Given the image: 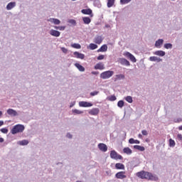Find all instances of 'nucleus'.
I'll return each instance as SVG.
<instances>
[{
  "label": "nucleus",
  "instance_id": "nucleus-20",
  "mask_svg": "<svg viewBox=\"0 0 182 182\" xmlns=\"http://www.w3.org/2000/svg\"><path fill=\"white\" fill-rule=\"evenodd\" d=\"M95 69L103 70V69H105V64H103V63H97L95 66Z\"/></svg>",
  "mask_w": 182,
  "mask_h": 182
},
{
  "label": "nucleus",
  "instance_id": "nucleus-28",
  "mask_svg": "<svg viewBox=\"0 0 182 182\" xmlns=\"http://www.w3.org/2000/svg\"><path fill=\"white\" fill-rule=\"evenodd\" d=\"M82 21H83L84 23H85V25H89V23H90V22H92V19H90V18H89V17H83Z\"/></svg>",
  "mask_w": 182,
  "mask_h": 182
},
{
  "label": "nucleus",
  "instance_id": "nucleus-50",
  "mask_svg": "<svg viewBox=\"0 0 182 182\" xmlns=\"http://www.w3.org/2000/svg\"><path fill=\"white\" fill-rule=\"evenodd\" d=\"M66 137H68V139H72L73 137V135L68 132L66 134Z\"/></svg>",
  "mask_w": 182,
  "mask_h": 182
},
{
  "label": "nucleus",
  "instance_id": "nucleus-26",
  "mask_svg": "<svg viewBox=\"0 0 182 182\" xmlns=\"http://www.w3.org/2000/svg\"><path fill=\"white\" fill-rule=\"evenodd\" d=\"M75 66L78 69V70H80V72H85V67H83L82 65L76 63Z\"/></svg>",
  "mask_w": 182,
  "mask_h": 182
},
{
  "label": "nucleus",
  "instance_id": "nucleus-35",
  "mask_svg": "<svg viewBox=\"0 0 182 182\" xmlns=\"http://www.w3.org/2000/svg\"><path fill=\"white\" fill-rule=\"evenodd\" d=\"M72 48H74L75 49H80L82 48V46L79 43H73L71 45Z\"/></svg>",
  "mask_w": 182,
  "mask_h": 182
},
{
  "label": "nucleus",
  "instance_id": "nucleus-14",
  "mask_svg": "<svg viewBox=\"0 0 182 182\" xmlns=\"http://www.w3.org/2000/svg\"><path fill=\"white\" fill-rule=\"evenodd\" d=\"M163 43H164V40L159 38L155 42L154 46L155 48H161V46H163Z\"/></svg>",
  "mask_w": 182,
  "mask_h": 182
},
{
  "label": "nucleus",
  "instance_id": "nucleus-29",
  "mask_svg": "<svg viewBox=\"0 0 182 182\" xmlns=\"http://www.w3.org/2000/svg\"><path fill=\"white\" fill-rule=\"evenodd\" d=\"M116 0H107V8H112L113 5H114V2Z\"/></svg>",
  "mask_w": 182,
  "mask_h": 182
},
{
  "label": "nucleus",
  "instance_id": "nucleus-10",
  "mask_svg": "<svg viewBox=\"0 0 182 182\" xmlns=\"http://www.w3.org/2000/svg\"><path fill=\"white\" fill-rule=\"evenodd\" d=\"M49 33L51 36H55V38H59V36H60V32L56 30L51 29L49 31Z\"/></svg>",
  "mask_w": 182,
  "mask_h": 182
},
{
  "label": "nucleus",
  "instance_id": "nucleus-30",
  "mask_svg": "<svg viewBox=\"0 0 182 182\" xmlns=\"http://www.w3.org/2000/svg\"><path fill=\"white\" fill-rule=\"evenodd\" d=\"M123 151L125 154H132V151L129 147L124 148Z\"/></svg>",
  "mask_w": 182,
  "mask_h": 182
},
{
  "label": "nucleus",
  "instance_id": "nucleus-39",
  "mask_svg": "<svg viewBox=\"0 0 182 182\" xmlns=\"http://www.w3.org/2000/svg\"><path fill=\"white\" fill-rule=\"evenodd\" d=\"M174 146H176V141H174V140L170 139H169V146L174 147Z\"/></svg>",
  "mask_w": 182,
  "mask_h": 182
},
{
  "label": "nucleus",
  "instance_id": "nucleus-45",
  "mask_svg": "<svg viewBox=\"0 0 182 182\" xmlns=\"http://www.w3.org/2000/svg\"><path fill=\"white\" fill-rule=\"evenodd\" d=\"M174 123H180V122H182V118H176L173 119Z\"/></svg>",
  "mask_w": 182,
  "mask_h": 182
},
{
  "label": "nucleus",
  "instance_id": "nucleus-52",
  "mask_svg": "<svg viewBox=\"0 0 182 182\" xmlns=\"http://www.w3.org/2000/svg\"><path fill=\"white\" fill-rule=\"evenodd\" d=\"M106 174L107 176H112V171L110 170H108V171H106Z\"/></svg>",
  "mask_w": 182,
  "mask_h": 182
},
{
  "label": "nucleus",
  "instance_id": "nucleus-41",
  "mask_svg": "<svg viewBox=\"0 0 182 182\" xmlns=\"http://www.w3.org/2000/svg\"><path fill=\"white\" fill-rule=\"evenodd\" d=\"M116 99H117L116 97V96L111 95L110 97H109L108 100H110V102H114V100H116Z\"/></svg>",
  "mask_w": 182,
  "mask_h": 182
},
{
  "label": "nucleus",
  "instance_id": "nucleus-18",
  "mask_svg": "<svg viewBox=\"0 0 182 182\" xmlns=\"http://www.w3.org/2000/svg\"><path fill=\"white\" fill-rule=\"evenodd\" d=\"M154 55H156V56H161L163 58V56H166V52L164 50H156L154 52Z\"/></svg>",
  "mask_w": 182,
  "mask_h": 182
},
{
  "label": "nucleus",
  "instance_id": "nucleus-38",
  "mask_svg": "<svg viewBox=\"0 0 182 182\" xmlns=\"http://www.w3.org/2000/svg\"><path fill=\"white\" fill-rule=\"evenodd\" d=\"M125 100L128 102V103H133V97L132 96H127L125 97Z\"/></svg>",
  "mask_w": 182,
  "mask_h": 182
},
{
  "label": "nucleus",
  "instance_id": "nucleus-2",
  "mask_svg": "<svg viewBox=\"0 0 182 182\" xmlns=\"http://www.w3.org/2000/svg\"><path fill=\"white\" fill-rule=\"evenodd\" d=\"M113 75H114V72L113 71H105L100 74V77L101 79H109V77H112Z\"/></svg>",
  "mask_w": 182,
  "mask_h": 182
},
{
  "label": "nucleus",
  "instance_id": "nucleus-33",
  "mask_svg": "<svg viewBox=\"0 0 182 182\" xmlns=\"http://www.w3.org/2000/svg\"><path fill=\"white\" fill-rule=\"evenodd\" d=\"M89 48L91 50H95V49H97V45L95 43H90L89 45Z\"/></svg>",
  "mask_w": 182,
  "mask_h": 182
},
{
  "label": "nucleus",
  "instance_id": "nucleus-36",
  "mask_svg": "<svg viewBox=\"0 0 182 182\" xmlns=\"http://www.w3.org/2000/svg\"><path fill=\"white\" fill-rule=\"evenodd\" d=\"M54 28L58 31H65V29H66V26H54Z\"/></svg>",
  "mask_w": 182,
  "mask_h": 182
},
{
  "label": "nucleus",
  "instance_id": "nucleus-37",
  "mask_svg": "<svg viewBox=\"0 0 182 182\" xmlns=\"http://www.w3.org/2000/svg\"><path fill=\"white\" fill-rule=\"evenodd\" d=\"M117 106H118V107H120V109H122V108L124 106V101H123V100H119V101L117 102Z\"/></svg>",
  "mask_w": 182,
  "mask_h": 182
},
{
  "label": "nucleus",
  "instance_id": "nucleus-49",
  "mask_svg": "<svg viewBox=\"0 0 182 182\" xmlns=\"http://www.w3.org/2000/svg\"><path fill=\"white\" fill-rule=\"evenodd\" d=\"M61 50L63 52V53H68V49H66L65 47L61 48Z\"/></svg>",
  "mask_w": 182,
  "mask_h": 182
},
{
  "label": "nucleus",
  "instance_id": "nucleus-3",
  "mask_svg": "<svg viewBox=\"0 0 182 182\" xmlns=\"http://www.w3.org/2000/svg\"><path fill=\"white\" fill-rule=\"evenodd\" d=\"M124 56H127V58H129V59H130V60L132 62H133V63H136V62H137L136 57H134V55H133V54H132L127 51L124 53Z\"/></svg>",
  "mask_w": 182,
  "mask_h": 182
},
{
  "label": "nucleus",
  "instance_id": "nucleus-16",
  "mask_svg": "<svg viewBox=\"0 0 182 182\" xmlns=\"http://www.w3.org/2000/svg\"><path fill=\"white\" fill-rule=\"evenodd\" d=\"M94 42H95V43H97V45H100V43H102V42H103V38H102V36H97L94 38Z\"/></svg>",
  "mask_w": 182,
  "mask_h": 182
},
{
  "label": "nucleus",
  "instance_id": "nucleus-51",
  "mask_svg": "<svg viewBox=\"0 0 182 182\" xmlns=\"http://www.w3.org/2000/svg\"><path fill=\"white\" fill-rule=\"evenodd\" d=\"M117 160H123V156L117 154Z\"/></svg>",
  "mask_w": 182,
  "mask_h": 182
},
{
  "label": "nucleus",
  "instance_id": "nucleus-44",
  "mask_svg": "<svg viewBox=\"0 0 182 182\" xmlns=\"http://www.w3.org/2000/svg\"><path fill=\"white\" fill-rule=\"evenodd\" d=\"M0 131L1 132V133H4V134H8V129H6V128H2L0 129Z\"/></svg>",
  "mask_w": 182,
  "mask_h": 182
},
{
  "label": "nucleus",
  "instance_id": "nucleus-43",
  "mask_svg": "<svg viewBox=\"0 0 182 182\" xmlns=\"http://www.w3.org/2000/svg\"><path fill=\"white\" fill-rule=\"evenodd\" d=\"M100 93L99 91H94V92H91L90 93V96H97V95Z\"/></svg>",
  "mask_w": 182,
  "mask_h": 182
},
{
  "label": "nucleus",
  "instance_id": "nucleus-23",
  "mask_svg": "<svg viewBox=\"0 0 182 182\" xmlns=\"http://www.w3.org/2000/svg\"><path fill=\"white\" fill-rule=\"evenodd\" d=\"M110 157L111 159H114V160H117V152H116L114 150L111 151Z\"/></svg>",
  "mask_w": 182,
  "mask_h": 182
},
{
  "label": "nucleus",
  "instance_id": "nucleus-24",
  "mask_svg": "<svg viewBox=\"0 0 182 182\" xmlns=\"http://www.w3.org/2000/svg\"><path fill=\"white\" fill-rule=\"evenodd\" d=\"M97 52H107V45L104 44L100 48L97 50Z\"/></svg>",
  "mask_w": 182,
  "mask_h": 182
},
{
  "label": "nucleus",
  "instance_id": "nucleus-62",
  "mask_svg": "<svg viewBox=\"0 0 182 182\" xmlns=\"http://www.w3.org/2000/svg\"><path fill=\"white\" fill-rule=\"evenodd\" d=\"M2 116V111H0V117Z\"/></svg>",
  "mask_w": 182,
  "mask_h": 182
},
{
  "label": "nucleus",
  "instance_id": "nucleus-58",
  "mask_svg": "<svg viewBox=\"0 0 182 182\" xmlns=\"http://www.w3.org/2000/svg\"><path fill=\"white\" fill-rule=\"evenodd\" d=\"M1 126H4V121H0V127Z\"/></svg>",
  "mask_w": 182,
  "mask_h": 182
},
{
  "label": "nucleus",
  "instance_id": "nucleus-31",
  "mask_svg": "<svg viewBox=\"0 0 182 182\" xmlns=\"http://www.w3.org/2000/svg\"><path fill=\"white\" fill-rule=\"evenodd\" d=\"M116 77L117 78L115 79V81L122 80L124 79L125 76L123 74H119V75H117Z\"/></svg>",
  "mask_w": 182,
  "mask_h": 182
},
{
  "label": "nucleus",
  "instance_id": "nucleus-47",
  "mask_svg": "<svg viewBox=\"0 0 182 182\" xmlns=\"http://www.w3.org/2000/svg\"><path fill=\"white\" fill-rule=\"evenodd\" d=\"M134 142H135V139H134L131 138V139H129V144H134Z\"/></svg>",
  "mask_w": 182,
  "mask_h": 182
},
{
  "label": "nucleus",
  "instance_id": "nucleus-59",
  "mask_svg": "<svg viewBox=\"0 0 182 182\" xmlns=\"http://www.w3.org/2000/svg\"><path fill=\"white\" fill-rule=\"evenodd\" d=\"M138 136L139 137V139H141V138L143 137V135H141V134H139L138 135Z\"/></svg>",
  "mask_w": 182,
  "mask_h": 182
},
{
  "label": "nucleus",
  "instance_id": "nucleus-9",
  "mask_svg": "<svg viewBox=\"0 0 182 182\" xmlns=\"http://www.w3.org/2000/svg\"><path fill=\"white\" fill-rule=\"evenodd\" d=\"M100 112V110L99 108H93L88 112L89 114H91L92 116H97V114Z\"/></svg>",
  "mask_w": 182,
  "mask_h": 182
},
{
  "label": "nucleus",
  "instance_id": "nucleus-6",
  "mask_svg": "<svg viewBox=\"0 0 182 182\" xmlns=\"http://www.w3.org/2000/svg\"><path fill=\"white\" fill-rule=\"evenodd\" d=\"M79 106L80 107H92V106H93V104H92V102L81 101L79 102Z\"/></svg>",
  "mask_w": 182,
  "mask_h": 182
},
{
  "label": "nucleus",
  "instance_id": "nucleus-57",
  "mask_svg": "<svg viewBox=\"0 0 182 182\" xmlns=\"http://www.w3.org/2000/svg\"><path fill=\"white\" fill-rule=\"evenodd\" d=\"M4 138L0 137V143H4Z\"/></svg>",
  "mask_w": 182,
  "mask_h": 182
},
{
  "label": "nucleus",
  "instance_id": "nucleus-15",
  "mask_svg": "<svg viewBox=\"0 0 182 182\" xmlns=\"http://www.w3.org/2000/svg\"><path fill=\"white\" fill-rule=\"evenodd\" d=\"M98 149L101 151H104L106 152V151L107 150V145L103 143H100L98 144Z\"/></svg>",
  "mask_w": 182,
  "mask_h": 182
},
{
  "label": "nucleus",
  "instance_id": "nucleus-54",
  "mask_svg": "<svg viewBox=\"0 0 182 182\" xmlns=\"http://www.w3.org/2000/svg\"><path fill=\"white\" fill-rule=\"evenodd\" d=\"M177 137H178V139L179 140H182V134H178L177 135Z\"/></svg>",
  "mask_w": 182,
  "mask_h": 182
},
{
  "label": "nucleus",
  "instance_id": "nucleus-21",
  "mask_svg": "<svg viewBox=\"0 0 182 182\" xmlns=\"http://www.w3.org/2000/svg\"><path fill=\"white\" fill-rule=\"evenodd\" d=\"M17 144H19V146H28L29 144V141L26 139H23L22 141H18L17 142Z\"/></svg>",
  "mask_w": 182,
  "mask_h": 182
},
{
  "label": "nucleus",
  "instance_id": "nucleus-7",
  "mask_svg": "<svg viewBox=\"0 0 182 182\" xmlns=\"http://www.w3.org/2000/svg\"><path fill=\"white\" fill-rule=\"evenodd\" d=\"M148 174H149V172H146L144 171H142L138 172L136 173V176H137V177H139V178H142V179L146 178L147 180Z\"/></svg>",
  "mask_w": 182,
  "mask_h": 182
},
{
  "label": "nucleus",
  "instance_id": "nucleus-17",
  "mask_svg": "<svg viewBox=\"0 0 182 182\" xmlns=\"http://www.w3.org/2000/svg\"><path fill=\"white\" fill-rule=\"evenodd\" d=\"M149 60L151 62H157L158 63L159 62H163V59L160 58L159 57L157 56H151L149 58Z\"/></svg>",
  "mask_w": 182,
  "mask_h": 182
},
{
  "label": "nucleus",
  "instance_id": "nucleus-27",
  "mask_svg": "<svg viewBox=\"0 0 182 182\" xmlns=\"http://www.w3.org/2000/svg\"><path fill=\"white\" fill-rule=\"evenodd\" d=\"M134 149H135V150H139V151H144L146 150V148H144V146H141L140 145L134 146Z\"/></svg>",
  "mask_w": 182,
  "mask_h": 182
},
{
  "label": "nucleus",
  "instance_id": "nucleus-56",
  "mask_svg": "<svg viewBox=\"0 0 182 182\" xmlns=\"http://www.w3.org/2000/svg\"><path fill=\"white\" fill-rule=\"evenodd\" d=\"M134 143H135L136 144H140V141L135 139V142H134Z\"/></svg>",
  "mask_w": 182,
  "mask_h": 182
},
{
  "label": "nucleus",
  "instance_id": "nucleus-4",
  "mask_svg": "<svg viewBox=\"0 0 182 182\" xmlns=\"http://www.w3.org/2000/svg\"><path fill=\"white\" fill-rule=\"evenodd\" d=\"M146 177V180H150L151 181H157L159 180V177H157V175H154L150 172H148V175Z\"/></svg>",
  "mask_w": 182,
  "mask_h": 182
},
{
  "label": "nucleus",
  "instance_id": "nucleus-8",
  "mask_svg": "<svg viewBox=\"0 0 182 182\" xmlns=\"http://www.w3.org/2000/svg\"><path fill=\"white\" fill-rule=\"evenodd\" d=\"M125 171H120L115 174L116 178H119L120 180H123L124 178H126L127 177L126 175Z\"/></svg>",
  "mask_w": 182,
  "mask_h": 182
},
{
  "label": "nucleus",
  "instance_id": "nucleus-22",
  "mask_svg": "<svg viewBox=\"0 0 182 182\" xmlns=\"http://www.w3.org/2000/svg\"><path fill=\"white\" fill-rule=\"evenodd\" d=\"M48 21L54 23V25H60V20L58 18H50Z\"/></svg>",
  "mask_w": 182,
  "mask_h": 182
},
{
  "label": "nucleus",
  "instance_id": "nucleus-34",
  "mask_svg": "<svg viewBox=\"0 0 182 182\" xmlns=\"http://www.w3.org/2000/svg\"><path fill=\"white\" fill-rule=\"evenodd\" d=\"M164 48H165V49H173V44H171V43H165L164 45Z\"/></svg>",
  "mask_w": 182,
  "mask_h": 182
},
{
  "label": "nucleus",
  "instance_id": "nucleus-55",
  "mask_svg": "<svg viewBox=\"0 0 182 182\" xmlns=\"http://www.w3.org/2000/svg\"><path fill=\"white\" fill-rule=\"evenodd\" d=\"M92 75H99V72L97 71H92Z\"/></svg>",
  "mask_w": 182,
  "mask_h": 182
},
{
  "label": "nucleus",
  "instance_id": "nucleus-42",
  "mask_svg": "<svg viewBox=\"0 0 182 182\" xmlns=\"http://www.w3.org/2000/svg\"><path fill=\"white\" fill-rule=\"evenodd\" d=\"M68 23H70L71 25L76 26V21L74 19L68 20Z\"/></svg>",
  "mask_w": 182,
  "mask_h": 182
},
{
  "label": "nucleus",
  "instance_id": "nucleus-40",
  "mask_svg": "<svg viewBox=\"0 0 182 182\" xmlns=\"http://www.w3.org/2000/svg\"><path fill=\"white\" fill-rule=\"evenodd\" d=\"M132 2V0H120L121 5H126V4H129Z\"/></svg>",
  "mask_w": 182,
  "mask_h": 182
},
{
  "label": "nucleus",
  "instance_id": "nucleus-46",
  "mask_svg": "<svg viewBox=\"0 0 182 182\" xmlns=\"http://www.w3.org/2000/svg\"><path fill=\"white\" fill-rule=\"evenodd\" d=\"M97 60H103L105 59V55H100L97 58Z\"/></svg>",
  "mask_w": 182,
  "mask_h": 182
},
{
  "label": "nucleus",
  "instance_id": "nucleus-5",
  "mask_svg": "<svg viewBox=\"0 0 182 182\" xmlns=\"http://www.w3.org/2000/svg\"><path fill=\"white\" fill-rule=\"evenodd\" d=\"M118 62L124 66H130V62L127 60L126 58H118Z\"/></svg>",
  "mask_w": 182,
  "mask_h": 182
},
{
  "label": "nucleus",
  "instance_id": "nucleus-32",
  "mask_svg": "<svg viewBox=\"0 0 182 182\" xmlns=\"http://www.w3.org/2000/svg\"><path fill=\"white\" fill-rule=\"evenodd\" d=\"M73 114H82L83 111H80L79 109H72Z\"/></svg>",
  "mask_w": 182,
  "mask_h": 182
},
{
  "label": "nucleus",
  "instance_id": "nucleus-25",
  "mask_svg": "<svg viewBox=\"0 0 182 182\" xmlns=\"http://www.w3.org/2000/svg\"><path fill=\"white\" fill-rule=\"evenodd\" d=\"M117 170H124V165L123 164L117 163L115 164Z\"/></svg>",
  "mask_w": 182,
  "mask_h": 182
},
{
  "label": "nucleus",
  "instance_id": "nucleus-63",
  "mask_svg": "<svg viewBox=\"0 0 182 182\" xmlns=\"http://www.w3.org/2000/svg\"><path fill=\"white\" fill-rule=\"evenodd\" d=\"M72 1H76V0H72Z\"/></svg>",
  "mask_w": 182,
  "mask_h": 182
},
{
  "label": "nucleus",
  "instance_id": "nucleus-13",
  "mask_svg": "<svg viewBox=\"0 0 182 182\" xmlns=\"http://www.w3.org/2000/svg\"><path fill=\"white\" fill-rule=\"evenodd\" d=\"M81 12L84 15H90L91 17L93 16V12L92 11V9H82L81 11Z\"/></svg>",
  "mask_w": 182,
  "mask_h": 182
},
{
  "label": "nucleus",
  "instance_id": "nucleus-60",
  "mask_svg": "<svg viewBox=\"0 0 182 182\" xmlns=\"http://www.w3.org/2000/svg\"><path fill=\"white\" fill-rule=\"evenodd\" d=\"M105 28H110V25L106 24V25H105Z\"/></svg>",
  "mask_w": 182,
  "mask_h": 182
},
{
  "label": "nucleus",
  "instance_id": "nucleus-19",
  "mask_svg": "<svg viewBox=\"0 0 182 182\" xmlns=\"http://www.w3.org/2000/svg\"><path fill=\"white\" fill-rule=\"evenodd\" d=\"M73 55L75 58H77V59H85V54L80 53L77 51L74 52Z\"/></svg>",
  "mask_w": 182,
  "mask_h": 182
},
{
  "label": "nucleus",
  "instance_id": "nucleus-1",
  "mask_svg": "<svg viewBox=\"0 0 182 182\" xmlns=\"http://www.w3.org/2000/svg\"><path fill=\"white\" fill-rule=\"evenodd\" d=\"M23 130H25V126L23 124H16L13 129H11L12 134H17V133H23Z\"/></svg>",
  "mask_w": 182,
  "mask_h": 182
},
{
  "label": "nucleus",
  "instance_id": "nucleus-48",
  "mask_svg": "<svg viewBox=\"0 0 182 182\" xmlns=\"http://www.w3.org/2000/svg\"><path fill=\"white\" fill-rule=\"evenodd\" d=\"M141 133H142L143 136H147V134H149V133L147 132V131L146 129L142 130Z\"/></svg>",
  "mask_w": 182,
  "mask_h": 182
},
{
  "label": "nucleus",
  "instance_id": "nucleus-61",
  "mask_svg": "<svg viewBox=\"0 0 182 182\" xmlns=\"http://www.w3.org/2000/svg\"><path fill=\"white\" fill-rule=\"evenodd\" d=\"M178 129H179V130H182V126H180V127H178Z\"/></svg>",
  "mask_w": 182,
  "mask_h": 182
},
{
  "label": "nucleus",
  "instance_id": "nucleus-11",
  "mask_svg": "<svg viewBox=\"0 0 182 182\" xmlns=\"http://www.w3.org/2000/svg\"><path fill=\"white\" fill-rule=\"evenodd\" d=\"M7 114L9 116H11L13 117H15L16 116H18V112H16V110H15L14 109H7Z\"/></svg>",
  "mask_w": 182,
  "mask_h": 182
},
{
  "label": "nucleus",
  "instance_id": "nucleus-12",
  "mask_svg": "<svg viewBox=\"0 0 182 182\" xmlns=\"http://www.w3.org/2000/svg\"><path fill=\"white\" fill-rule=\"evenodd\" d=\"M15 6H16V2L11 1L6 5V8L7 11H11V9H14V8H15Z\"/></svg>",
  "mask_w": 182,
  "mask_h": 182
},
{
  "label": "nucleus",
  "instance_id": "nucleus-53",
  "mask_svg": "<svg viewBox=\"0 0 182 182\" xmlns=\"http://www.w3.org/2000/svg\"><path fill=\"white\" fill-rule=\"evenodd\" d=\"M75 105H76V102H72L70 105V107H73V106H75Z\"/></svg>",
  "mask_w": 182,
  "mask_h": 182
}]
</instances>
